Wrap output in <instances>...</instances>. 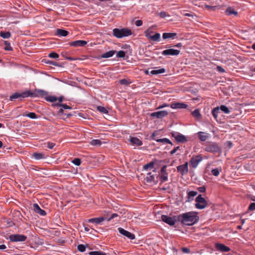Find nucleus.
Instances as JSON below:
<instances>
[{
  "instance_id": "obj_1",
  "label": "nucleus",
  "mask_w": 255,
  "mask_h": 255,
  "mask_svg": "<svg viewBox=\"0 0 255 255\" xmlns=\"http://www.w3.org/2000/svg\"><path fill=\"white\" fill-rule=\"evenodd\" d=\"M178 219L183 224L192 226L199 221V217L196 212H189L180 215Z\"/></svg>"
},
{
  "instance_id": "obj_2",
  "label": "nucleus",
  "mask_w": 255,
  "mask_h": 255,
  "mask_svg": "<svg viewBox=\"0 0 255 255\" xmlns=\"http://www.w3.org/2000/svg\"><path fill=\"white\" fill-rule=\"evenodd\" d=\"M132 32L130 29L127 28L119 29L117 28L113 29V35L118 38H121L124 37H126L130 35Z\"/></svg>"
},
{
  "instance_id": "obj_3",
  "label": "nucleus",
  "mask_w": 255,
  "mask_h": 255,
  "mask_svg": "<svg viewBox=\"0 0 255 255\" xmlns=\"http://www.w3.org/2000/svg\"><path fill=\"white\" fill-rule=\"evenodd\" d=\"M159 168V160H153L150 163L145 164L143 166V169L145 170H153V172H156Z\"/></svg>"
},
{
  "instance_id": "obj_4",
  "label": "nucleus",
  "mask_w": 255,
  "mask_h": 255,
  "mask_svg": "<svg viewBox=\"0 0 255 255\" xmlns=\"http://www.w3.org/2000/svg\"><path fill=\"white\" fill-rule=\"evenodd\" d=\"M195 207L199 209H204L207 206V202L206 200L202 197L201 195H199L196 198Z\"/></svg>"
},
{
  "instance_id": "obj_5",
  "label": "nucleus",
  "mask_w": 255,
  "mask_h": 255,
  "mask_svg": "<svg viewBox=\"0 0 255 255\" xmlns=\"http://www.w3.org/2000/svg\"><path fill=\"white\" fill-rule=\"evenodd\" d=\"M26 239V236L20 234H12L9 236V239L12 242H24Z\"/></svg>"
},
{
  "instance_id": "obj_6",
  "label": "nucleus",
  "mask_w": 255,
  "mask_h": 255,
  "mask_svg": "<svg viewBox=\"0 0 255 255\" xmlns=\"http://www.w3.org/2000/svg\"><path fill=\"white\" fill-rule=\"evenodd\" d=\"M29 95H28L27 91L21 93H15L10 96L9 100L11 101H14L17 99H21L20 100H22V99L23 98L28 97Z\"/></svg>"
},
{
  "instance_id": "obj_7",
  "label": "nucleus",
  "mask_w": 255,
  "mask_h": 255,
  "mask_svg": "<svg viewBox=\"0 0 255 255\" xmlns=\"http://www.w3.org/2000/svg\"><path fill=\"white\" fill-rule=\"evenodd\" d=\"M180 52V51L179 50L169 48L162 51L161 54L164 56H177Z\"/></svg>"
},
{
  "instance_id": "obj_8",
  "label": "nucleus",
  "mask_w": 255,
  "mask_h": 255,
  "mask_svg": "<svg viewBox=\"0 0 255 255\" xmlns=\"http://www.w3.org/2000/svg\"><path fill=\"white\" fill-rule=\"evenodd\" d=\"M28 94L29 97H37L39 96H44L47 94L46 92L42 90H35L34 92H32L31 91L28 90Z\"/></svg>"
},
{
  "instance_id": "obj_9",
  "label": "nucleus",
  "mask_w": 255,
  "mask_h": 255,
  "mask_svg": "<svg viewBox=\"0 0 255 255\" xmlns=\"http://www.w3.org/2000/svg\"><path fill=\"white\" fill-rule=\"evenodd\" d=\"M168 115V113L166 111H160L151 113L150 116L152 118H156L158 119H162L166 117Z\"/></svg>"
},
{
  "instance_id": "obj_10",
  "label": "nucleus",
  "mask_w": 255,
  "mask_h": 255,
  "mask_svg": "<svg viewBox=\"0 0 255 255\" xmlns=\"http://www.w3.org/2000/svg\"><path fill=\"white\" fill-rule=\"evenodd\" d=\"M145 35L146 37L153 41H159L160 39V34L159 33L157 32L153 35H150L148 30H146L145 31Z\"/></svg>"
},
{
  "instance_id": "obj_11",
  "label": "nucleus",
  "mask_w": 255,
  "mask_h": 255,
  "mask_svg": "<svg viewBox=\"0 0 255 255\" xmlns=\"http://www.w3.org/2000/svg\"><path fill=\"white\" fill-rule=\"evenodd\" d=\"M161 218L162 221L170 226H173L175 224L176 220L174 218H172L166 215H162Z\"/></svg>"
},
{
  "instance_id": "obj_12",
  "label": "nucleus",
  "mask_w": 255,
  "mask_h": 255,
  "mask_svg": "<svg viewBox=\"0 0 255 255\" xmlns=\"http://www.w3.org/2000/svg\"><path fill=\"white\" fill-rule=\"evenodd\" d=\"M118 230H119V232L121 234L127 237V238H128V239H129L130 240H134L135 238V235L134 234L131 233L130 232H129L128 231L125 230V229H124L122 228H119L118 229Z\"/></svg>"
},
{
  "instance_id": "obj_13",
  "label": "nucleus",
  "mask_w": 255,
  "mask_h": 255,
  "mask_svg": "<svg viewBox=\"0 0 255 255\" xmlns=\"http://www.w3.org/2000/svg\"><path fill=\"white\" fill-rule=\"evenodd\" d=\"M177 169L178 172H180L182 175H184L188 173V162H186L182 165L177 166Z\"/></svg>"
},
{
  "instance_id": "obj_14",
  "label": "nucleus",
  "mask_w": 255,
  "mask_h": 255,
  "mask_svg": "<svg viewBox=\"0 0 255 255\" xmlns=\"http://www.w3.org/2000/svg\"><path fill=\"white\" fill-rule=\"evenodd\" d=\"M219 147L216 144H212L206 147V150L211 152H218L219 151Z\"/></svg>"
},
{
  "instance_id": "obj_15",
  "label": "nucleus",
  "mask_w": 255,
  "mask_h": 255,
  "mask_svg": "<svg viewBox=\"0 0 255 255\" xmlns=\"http://www.w3.org/2000/svg\"><path fill=\"white\" fill-rule=\"evenodd\" d=\"M172 136H173L175 140L179 142H184L187 141L186 137L181 134L174 133H172Z\"/></svg>"
},
{
  "instance_id": "obj_16",
  "label": "nucleus",
  "mask_w": 255,
  "mask_h": 255,
  "mask_svg": "<svg viewBox=\"0 0 255 255\" xmlns=\"http://www.w3.org/2000/svg\"><path fill=\"white\" fill-rule=\"evenodd\" d=\"M87 41L85 40H79L70 42V45L74 47H83L87 44Z\"/></svg>"
},
{
  "instance_id": "obj_17",
  "label": "nucleus",
  "mask_w": 255,
  "mask_h": 255,
  "mask_svg": "<svg viewBox=\"0 0 255 255\" xmlns=\"http://www.w3.org/2000/svg\"><path fill=\"white\" fill-rule=\"evenodd\" d=\"M172 109H185L187 107V105L182 103H172L170 105Z\"/></svg>"
},
{
  "instance_id": "obj_18",
  "label": "nucleus",
  "mask_w": 255,
  "mask_h": 255,
  "mask_svg": "<svg viewBox=\"0 0 255 255\" xmlns=\"http://www.w3.org/2000/svg\"><path fill=\"white\" fill-rule=\"evenodd\" d=\"M166 167V165L163 166L161 170V175H160V180H162V182H164L167 180L168 179V175L167 173L165 171V168Z\"/></svg>"
},
{
  "instance_id": "obj_19",
  "label": "nucleus",
  "mask_w": 255,
  "mask_h": 255,
  "mask_svg": "<svg viewBox=\"0 0 255 255\" xmlns=\"http://www.w3.org/2000/svg\"><path fill=\"white\" fill-rule=\"evenodd\" d=\"M107 220V218L104 217H101L99 218H91L88 220L89 223H96L97 224H100L102 222Z\"/></svg>"
},
{
  "instance_id": "obj_20",
  "label": "nucleus",
  "mask_w": 255,
  "mask_h": 255,
  "mask_svg": "<svg viewBox=\"0 0 255 255\" xmlns=\"http://www.w3.org/2000/svg\"><path fill=\"white\" fill-rule=\"evenodd\" d=\"M216 248L218 250L222 252H228L230 250V248L220 243H217L216 244Z\"/></svg>"
},
{
  "instance_id": "obj_21",
  "label": "nucleus",
  "mask_w": 255,
  "mask_h": 255,
  "mask_svg": "<svg viewBox=\"0 0 255 255\" xmlns=\"http://www.w3.org/2000/svg\"><path fill=\"white\" fill-rule=\"evenodd\" d=\"M156 135V133L155 132H153L152 134V138L153 140H155L157 142H160V143L171 144V142H170V141L168 138H166L156 139L154 137Z\"/></svg>"
},
{
  "instance_id": "obj_22",
  "label": "nucleus",
  "mask_w": 255,
  "mask_h": 255,
  "mask_svg": "<svg viewBox=\"0 0 255 255\" xmlns=\"http://www.w3.org/2000/svg\"><path fill=\"white\" fill-rule=\"evenodd\" d=\"M33 210L36 213L39 214L41 216L46 215L45 211L41 209L37 204H33Z\"/></svg>"
},
{
  "instance_id": "obj_23",
  "label": "nucleus",
  "mask_w": 255,
  "mask_h": 255,
  "mask_svg": "<svg viewBox=\"0 0 255 255\" xmlns=\"http://www.w3.org/2000/svg\"><path fill=\"white\" fill-rule=\"evenodd\" d=\"M130 142L136 146L141 145L142 142L137 137H130Z\"/></svg>"
},
{
  "instance_id": "obj_24",
  "label": "nucleus",
  "mask_w": 255,
  "mask_h": 255,
  "mask_svg": "<svg viewBox=\"0 0 255 255\" xmlns=\"http://www.w3.org/2000/svg\"><path fill=\"white\" fill-rule=\"evenodd\" d=\"M176 36H177L176 33H172V32L163 33L162 34V37L164 39H168V38L174 39Z\"/></svg>"
},
{
  "instance_id": "obj_25",
  "label": "nucleus",
  "mask_w": 255,
  "mask_h": 255,
  "mask_svg": "<svg viewBox=\"0 0 255 255\" xmlns=\"http://www.w3.org/2000/svg\"><path fill=\"white\" fill-rule=\"evenodd\" d=\"M198 135L199 139L202 141H206L209 137L208 134L202 131L198 132Z\"/></svg>"
},
{
  "instance_id": "obj_26",
  "label": "nucleus",
  "mask_w": 255,
  "mask_h": 255,
  "mask_svg": "<svg viewBox=\"0 0 255 255\" xmlns=\"http://www.w3.org/2000/svg\"><path fill=\"white\" fill-rule=\"evenodd\" d=\"M156 175V174H151V173H148L147 174V176L145 178V180L147 183H151L152 182L154 181L155 176Z\"/></svg>"
},
{
  "instance_id": "obj_27",
  "label": "nucleus",
  "mask_w": 255,
  "mask_h": 255,
  "mask_svg": "<svg viewBox=\"0 0 255 255\" xmlns=\"http://www.w3.org/2000/svg\"><path fill=\"white\" fill-rule=\"evenodd\" d=\"M69 33V32L67 30L62 29H57L56 34L60 36H66Z\"/></svg>"
},
{
  "instance_id": "obj_28",
  "label": "nucleus",
  "mask_w": 255,
  "mask_h": 255,
  "mask_svg": "<svg viewBox=\"0 0 255 255\" xmlns=\"http://www.w3.org/2000/svg\"><path fill=\"white\" fill-rule=\"evenodd\" d=\"M115 52L116 51L115 50H111V51H108L106 53H103L101 55V57L103 58H107L111 57L114 55V54L115 53Z\"/></svg>"
},
{
  "instance_id": "obj_29",
  "label": "nucleus",
  "mask_w": 255,
  "mask_h": 255,
  "mask_svg": "<svg viewBox=\"0 0 255 255\" xmlns=\"http://www.w3.org/2000/svg\"><path fill=\"white\" fill-rule=\"evenodd\" d=\"M165 72L164 68H160L157 70H153L150 72L151 75H158L159 74L163 73Z\"/></svg>"
},
{
  "instance_id": "obj_30",
  "label": "nucleus",
  "mask_w": 255,
  "mask_h": 255,
  "mask_svg": "<svg viewBox=\"0 0 255 255\" xmlns=\"http://www.w3.org/2000/svg\"><path fill=\"white\" fill-rule=\"evenodd\" d=\"M90 143L92 146H100L102 144V141L99 139H93L90 142Z\"/></svg>"
},
{
  "instance_id": "obj_31",
  "label": "nucleus",
  "mask_w": 255,
  "mask_h": 255,
  "mask_svg": "<svg viewBox=\"0 0 255 255\" xmlns=\"http://www.w3.org/2000/svg\"><path fill=\"white\" fill-rule=\"evenodd\" d=\"M220 109L219 107H216L215 108L212 112V115L214 117V118L217 120L218 118V114L220 113Z\"/></svg>"
},
{
  "instance_id": "obj_32",
  "label": "nucleus",
  "mask_w": 255,
  "mask_h": 255,
  "mask_svg": "<svg viewBox=\"0 0 255 255\" xmlns=\"http://www.w3.org/2000/svg\"><path fill=\"white\" fill-rule=\"evenodd\" d=\"M32 157H34L36 159H40L45 158L44 154L37 152L34 153L32 154Z\"/></svg>"
},
{
  "instance_id": "obj_33",
  "label": "nucleus",
  "mask_w": 255,
  "mask_h": 255,
  "mask_svg": "<svg viewBox=\"0 0 255 255\" xmlns=\"http://www.w3.org/2000/svg\"><path fill=\"white\" fill-rule=\"evenodd\" d=\"M0 36L3 38H8L10 37L11 34L9 31H1L0 32Z\"/></svg>"
},
{
  "instance_id": "obj_34",
  "label": "nucleus",
  "mask_w": 255,
  "mask_h": 255,
  "mask_svg": "<svg viewBox=\"0 0 255 255\" xmlns=\"http://www.w3.org/2000/svg\"><path fill=\"white\" fill-rule=\"evenodd\" d=\"M192 115L196 118H200L201 115L200 113L199 110L198 109H196L192 113Z\"/></svg>"
},
{
  "instance_id": "obj_35",
  "label": "nucleus",
  "mask_w": 255,
  "mask_h": 255,
  "mask_svg": "<svg viewBox=\"0 0 255 255\" xmlns=\"http://www.w3.org/2000/svg\"><path fill=\"white\" fill-rule=\"evenodd\" d=\"M219 109L220 110H221L225 114H229L230 112V111L229 109V108L225 105H221Z\"/></svg>"
},
{
  "instance_id": "obj_36",
  "label": "nucleus",
  "mask_w": 255,
  "mask_h": 255,
  "mask_svg": "<svg viewBox=\"0 0 255 255\" xmlns=\"http://www.w3.org/2000/svg\"><path fill=\"white\" fill-rule=\"evenodd\" d=\"M97 109L99 112L103 114H107L108 113V110L103 106H98Z\"/></svg>"
},
{
  "instance_id": "obj_37",
  "label": "nucleus",
  "mask_w": 255,
  "mask_h": 255,
  "mask_svg": "<svg viewBox=\"0 0 255 255\" xmlns=\"http://www.w3.org/2000/svg\"><path fill=\"white\" fill-rule=\"evenodd\" d=\"M90 255H107V254L101 251H93L90 252L89 254Z\"/></svg>"
},
{
  "instance_id": "obj_38",
  "label": "nucleus",
  "mask_w": 255,
  "mask_h": 255,
  "mask_svg": "<svg viewBox=\"0 0 255 255\" xmlns=\"http://www.w3.org/2000/svg\"><path fill=\"white\" fill-rule=\"evenodd\" d=\"M46 100L50 102H54L57 100V98L55 96H49L46 98Z\"/></svg>"
},
{
  "instance_id": "obj_39",
  "label": "nucleus",
  "mask_w": 255,
  "mask_h": 255,
  "mask_svg": "<svg viewBox=\"0 0 255 255\" xmlns=\"http://www.w3.org/2000/svg\"><path fill=\"white\" fill-rule=\"evenodd\" d=\"M226 13L228 15H231V14H235L237 15L238 12L236 11H235L233 9L231 8H228L226 10Z\"/></svg>"
},
{
  "instance_id": "obj_40",
  "label": "nucleus",
  "mask_w": 255,
  "mask_h": 255,
  "mask_svg": "<svg viewBox=\"0 0 255 255\" xmlns=\"http://www.w3.org/2000/svg\"><path fill=\"white\" fill-rule=\"evenodd\" d=\"M26 116L32 119H35L37 118V116L35 113L30 112L26 115Z\"/></svg>"
},
{
  "instance_id": "obj_41",
  "label": "nucleus",
  "mask_w": 255,
  "mask_h": 255,
  "mask_svg": "<svg viewBox=\"0 0 255 255\" xmlns=\"http://www.w3.org/2000/svg\"><path fill=\"white\" fill-rule=\"evenodd\" d=\"M126 56V53L124 51L120 50L117 53V57L118 58H124Z\"/></svg>"
},
{
  "instance_id": "obj_42",
  "label": "nucleus",
  "mask_w": 255,
  "mask_h": 255,
  "mask_svg": "<svg viewBox=\"0 0 255 255\" xmlns=\"http://www.w3.org/2000/svg\"><path fill=\"white\" fill-rule=\"evenodd\" d=\"M220 171H221V169H219V168H215V169H212L211 171V172L213 175H214L215 176H218L219 175Z\"/></svg>"
},
{
  "instance_id": "obj_43",
  "label": "nucleus",
  "mask_w": 255,
  "mask_h": 255,
  "mask_svg": "<svg viewBox=\"0 0 255 255\" xmlns=\"http://www.w3.org/2000/svg\"><path fill=\"white\" fill-rule=\"evenodd\" d=\"M158 15L160 16L161 18H165L166 16H169V14H167L165 11H161L159 13H158Z\"/></svg>"
},
{
  "instance_id": "obj_44",
  "label": "nucleus",
  "mask_w": 255,
  "mask_h": 255,
  "mask_svg": "<svg viewBox=\"0 0 255 255\" xmlns=\"http://www.w3.org/2000/svg\"><path fill=\"white\" fill-rule=\"evenodd\" d=\"M119 83L121 85H128L130 84V82H128V81L126 79H123L119 81Z\"/></svg>"
},
{
  "instance_id": "obj_45",
  "label": "nucleus",
  "mask_w": 255,
  "mask_h": 255,
  "mask_svg": "<svg viewBox=\"0 0 255 255\" xmlns=\"http://www.w3.org/2000/svg\"><path fill=\"white\" fill-rule=\"evenodd\" d=\"M49 57L52 58L57 59L59 57V55L56 52H51L49 54Z\"/></svg>"
},
{
  "instance_id": "obj_46",
  "label": "nucleus",
  "mask_w": 255,
  "mask_h": 255,
  "mask_svg": "<svg viewBox=\"0 0 255 255\" xmlns=\"http://www.w3.org/2000/svg\"><path fill=\"white\" fill-rule=\"evenodd\" d=\"M77 249L79 250V251L81 252H83L85 251L86 247L84 245L80 244L78 246Z\"/></svg>"
},
{
  "instance_id": "obj_47",
  "label": "nucleus",
  "mask_w": 255,
  "mask_h": 255,
  "mask_svg": "<svg viewBox=\"0 0 255 255\" xmlns=\"http://www.w3.org/2000/svg\"><path fill=\"white\" fill-rule=\"evenodd\" d=\"M200 161L201 160H191V164L194 168H195L197 166Z\"/></svg>"
},
{
  "instance_id": "obj_48",
  "label": "nucleus",
  "mask_w": 255,
  "mask_h": 255,
  "mask_svg": "<svg viewBox=\"0 0 255 255\" xmlns=\"http://www.w3.org/2000/svg\"><path fill=\"white\" fill-rule=\"evenodd\" d=\"M197 194V192L196 191H190L188 195L189 197H193L195 196Z\"/></svg>"
},
{
  "instance_id": "obj_49",
  "label": "nucleus",
  "mask_w": 255,
  "mask_h": 255,
  "mask_svg": "<svg viewBox=\"0 0 255 255\" xmlns=\"http://www.w3.org/2000/svg\"><path fill=\"white\" fill-rule=\"evenodd\" d=\"M118 216V215L116 213H114V214H112L111 216L109 218H107V220L108 222L110 221L112 219L117 217Z\"/></svg>"
},
{
  "instance_id": "obj_50",
  "label": "nucleus",
  "mask_w": 255,
  "mask_h": 255,
  "mask_svg": "<svg viewBox=\"0 0 255 255\" xmlns=\"http://www.w3.org/2000/svg\"><path fill=\"white\" fill-rule=\"evenodd\" d=\"M59 107H62L63 109H71V107L64 104H62V105H59Z\"/></svg>"
},
{
  "instance_id": "obj_51",
  "label": "nucleus",
  "mask_w": 255,
  "mask_h": 255,
  "mask_svg": "<svg viewBox=\"0 0 255 255\" xmlns=\"http://www.w3.org/2000/svg\"><path fill=\"white\" fill-rule=\"evenodd\" d=\"M55 145V144L53 142H48L47 143V147L49 149H52L53 147Z\"/></svg>"
},
{
  "instance_id": "obj_52",
  "label": "nucleus",
  "mask_w": 255,
  "mask_h": 255,
  "mask_svg": "<svg viewBox=\"0 0 255 255\" xmlns=\"http://www.w3.org/2000/svg\"><path fill=\"white\" fill-rule=\"evenodd\" d=\"M46 63L51 64L54 66H59V64L58 63L54 62V61H52L48 60L47 62H46Z\"/></svg>"
},
{
  "instance_id": "obj_53",
  "label": "nucleus",
  "mask_w": 255,
  "mask_h": 255,
  "mask_svg": "<svg viewBox=\"0 0 255 255\" xmlns=\"http://www.w3.org/2000/svg\"><path fill=\"white\" fill-rule=\"evenodd\" d=\"M249 210H255V203H251L249 207Z\"/></svg>"
},
{
  "instance_id": "obj_54",
  "label": "nucleus",
  "mask_w": 255,
  "mask_h": 255,
  "mask_svg": "<svg viewBox=\"0 0 255 255\" xmlns=\"http://www.w3.org/2000/svg\"><path fill=\"white\" fill-rule=\"evenodd\" d=\"M217 71L219 72L223 73L225 72V70L220 66H218L216 68Z\"/></svg>"
},
{
  "instance_id": "obj_55",
  "label": "nucleus",
  "mask_w": 255,
  "mask_h": 255,
  "mask_svg": "<svg viewBox=\"0 0 255 255\" xmlns=\"http://www.w3.org/2000/svg\"><path fill=\"white\" fill-rule=\"evenodd\" d=\"M143 22L141 20H137L135 22V24L137 26H140L142 25Z\"/></svg>"
},
{
  "instance_id": "obj_56",
  "label": "nucleus",
  "mask_w": 255,
  "mask_h": 255,
  "mask_svg": "<svg viewBox=\"0 0 255 255\" xmlns=\"http://www.w3.org/2000/svg\"><path fill=\"white\" fill-rule=\"evenodd\" d=\"M180 149V146H177L175 147L173 150L170 151V154H173L175 153L178 150Z\"/></svg>"
},
{
  "instance_id": "obj_57",
  "label": "nucleus",
  "mask_w": 255,
  "mask_h": 255,
  "mask_svg": "<svg viewBox=\"0 0 255 255\" xmlns=\"http://www.w3.org/2000/svg\"><path fill=\"white\" fill-rule=\"evenodd\" d=\"M72 162L77 166H79L81 164V160H72Z\"/></svg>"
},
{
  "instance_id": "obj_58",
  "label": "nucleus",
  "mask_w": 255,
  "mask_h": 255,
  "mask_svg": "<svg viewBox=\"0 0 255 255\" xmlns=\"http://www.w3.org/2000/svg\"><path fill=\"white\" fill-rule=\"evenodd\" d=\"M5 44L6 45H7V47L5 48L6 50H12V48L10 47L9 43H8L7 41H5Z\"/></svg>"
},
{
  "instance_id": "obj_59",
  "label": "nucleus",
  "mask_w": 255,
  "mask_h": 255,
  "mask_svg": "<svg viewBox=\"0 0 255 255\" xmlns=\"http://www.w3.org/2000/svg\"><path fill=\"white\" fill-rule=\"evenodd\" d=\"M226 145L227 146H228V147H229V148H231V147H232V146H233V143H232V142L231 141H227V142H226Z\"/></svg>"
},
{
  "instance_id": "obj_60",
  "label": "nucleus",
  "mask_w": 255,
  "mask_h": 255,
  "mask_svg": "<svg viewBox=\"0 0 255 255\" xmlns=\"http://www.w3.org/2000/svg\"><path fill=\"white\" fill-rule=\"evenodd\" d=\"M168 105L166 104H162L161 105H160L159 107H158L156 109H162L163 108H165V107H168Z\"/></svg>"
},
{
  "instance_id": "obj_61",
  "label": "nucleus",
  "mask_w": 255,
  "mask_h": 255,
  "mask_svg": "<svg viewBox=\"0 0 255 255\" xmlns=\"http://www.w3.org/2000/svg\"><path fill=\"white\" fill-rule=\"evenodd\" d=\"M198 190L200 192H204L206 190V188L204 186L200 187L198 188Z\"/></svg>"
},
{
  "instance_id": "obj_62",
  "label": "nucleus",
  "mask_w": 255,
  "mask_h": 255,
  "mask_svg": "<svg viewBox=\"0 0 255 255\" xmlns=\"http://www.w3.org/2000/svg\"><path fill=\"white\" fill-rule=\"evenodd\" d=\"M182 251L183 253H189L190 252V250L188 248H182Z\"/></svg>"
},
{
  "instance_id": "obj_63",
  "label": "nucleus",
  "mask_w": 255,
  "mask_h": 255,
  "mask_svg": "<svg viewBox=\"0 0 255 255\" xmlns=\"http://www.w3.org/2000/svg\"><path fill=\"white\" fill-rule=\"evenodd\" d=\"M174 47L180 48L182 46V44L181 43H178L177 44L173 46Z\"/></svg>"
},
{
  "instance_id": "obj_64",
  "label": "nucleus",
  "mask_w": 255,
  "mask_h": 255,
  "mask_svg": "<svg viewBox=\"0 0 255 255\" xmlns=\"http://www.w3.org/2000/svg\"><path fill=\"white\" fill-rule=\"evenodd\" d=\"M6 248L5 245H0V250H4Z\"/></svg>"
}]
</instances>
